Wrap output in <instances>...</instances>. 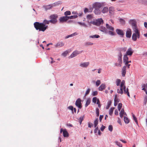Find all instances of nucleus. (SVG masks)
I'll use <instances>...</instances> for the list:
<instances>
[{"label": "nucleus", "instance_id": "6e6552de", "mask_svg": "<svg viewBox=\"0 0 147 147\" xmlns=\"http://www.w3.org/2000/svg\"><path fill=\"white\" fill-rule=\"evenodd\" d=\"M63 131V136L65 137H67L69 136V134L66 129L63 130L62 128L60 130V133Z\"/></svg>", "mask_w": 147, "mask_h": 147}, {"label": "nucleus", "instance_id": "393cba45", "mask_svg": "<svg viewBox=\"0 0 147 147\" xmlns=\"http://www.w3.org/2000/svg\"><path fill=\"white\" fill-rule=\"evenodd\" d=\"M99 30L103 32H107V29L104 26H101L100 27Z\"/></svg>", "mask_w": 147, "mask_h": 147}, {"label": "nucleus", "instance_id": "f257e3e1", "mask_svg": "<svg viewBox=\"0 0 147 147\" xmlns=\"http://www.w3.org/2000/svg\"><path fill=\"white\" fill-rule=\"evenodd\" d=\"M50 22V20H45L43 23H39L36 22L34 23V26L36 30H39V31L44 32L47 28L48 26L45 24H48Z\"/></svg>", "mask_w": 147, "mask_h": 147}, {"label": "nucleus", "instance_id": "b1692460", "mask_svg": "<svg viewBox=\"0 0 147 147\" xmlns=\"http://www.w3.org/2000/svg\"><path fill=\"white\" fill-rule=\"evenodd\" d=\"M114 101V106H116L117 105L118 103L119 102V100L117 97L116 95H115V96Z\"/></svg>", "mask_w": 147, "mask_h": 147}, {"label": "nucleus", "instance_id": "0eeeda50", "mask_svg": "<svg viewBox=\"0 0 147 147\" xmlns=\"http://www.w3.org/2000/svg\"><path fill=\"white\" fill-rule=\"evenodd\" d=\"M81 100L80 98H78L76 100L75 103L76 105L79 109L81 108L82 107Z\"/></svg>", "mask_w": 147, "mask_h": 147}, {"label": "nucleus", "instance_id": "2eb2a0df", "mask_svg": "<svg viewBox=\"0 0 147 147\" xmlns=\"http://www.w3.org/2000/svg\"><path fill=\"white\" fill-rule=\"evenodd\" d=\"M128 58L127 55H125L123 57V62L125 63V65H127L128 64Z\"/></svg>", "mask_w": 147, "mask_h": 147}, {"label": "nucleus", "instance_id": "a211bd4d", "mask_svg": "<svg viewBox=\"0 0 147 147\" xmlns=\"http://www.w3.org/2000/svg\"><path fill=\"white\" fill-rule=\"evenodd\" d=\"M96 21L97 25L98 26H99L103 23V21L101 18L98 19L96 20Z\"/></svg>", "mask_w": 147, "mask_h": 147}, {"label": "nucleus", "instance_id": "39448f33", "mask_svg": "<svg viewBox=\"0 0 147 147\" xmlns=\"http://www.w3.org/2000/svg\"><path fill=\"white\" fill-rule=\"evenodd\" d=\"M129 24L132 26V28L133 30H138V28L136 24V22L134 20H130L129 21Z\"/></svg>", "mask_w": 147, "mask_h": 147}, {"label": "nucleus", "instance_id": "4468645a", "mask_svg": "<svg viewBox=\"0 0 147 147\" xmlns=\"http://www.w3.org/2000/svg\"><path fill=\"white\" fill-rule=\"evenodd\" d=\"M89 62L82 63L80 64V66L84 67H87L89 65Z\"/></svg>", "mask_w": 147, "mask_h": 147}, {"label": "nucleus", "instance_id": "69168bd1", "mask_svg": "<svg viewBox=\"0 0 147 147\" xmlns=\"http://www.w3.org/2000/svg\"><path fill=\"white\" fill-rule=\"evenodd\" d=\"M121 63H115V66H121Z\"/></svg>", "mask_w": 147, "mask_h": 147}, {"label": "nucleus", "instance_id": "dca6fc26", "mask_svg": "<svg viewBox=\"0 0 147 147\" xmlns=\"http://www.w3.org/2000/svg\"><path fill=\"white\" fill-rule=\"evenodd\" d=\"M121 72L122 76L123 77L125 76L126 72V66H123Z\"/></svg>", "mask_w": 147, "mask_h": 147}, {"label": "nucleus", "instance_id": "7ed1b4c3", "mask_svg": "<svg viewBox=\"0 0 147 147\" xmlns=\"http://www.w3.org/2000/svg\"><path fill=\"white\" fill-rule=\"evenodd\" d=\"M135 33H133L132 37V39L134 41H136L137 40V38H140V33L138 30H133Z\"/></svg>", "mask_w": 147, "mask_h": 147}, {"label": "nucleus", "instance_id": "bf43d9fd", "mask_svg": "<svg viewBox=\"0 0 147 147\" xmlns=\"http://www.w3.org/2000/svg\"><path fill=\"white\" fill-rule=\"evenodd\" d=\"M73 108H74L72 106H69L68 107V108L69 109H70L72 111H73Z\"/></svg>", "mask_w": 147, "mask_h": 147}, {"label": "nucleus", "instance_id": "cd10ccee", "mask_svg": "<svg viewBox=\"0 0 147 147\" xmlns=\"http://www.w3.org/2000/svg\"><path fill=\"white\" fill-rule=\"evenodd\" d=\"M114 109H115L114 107H113V108L112 107V108H111L110 109L109 111V114L110 115H112L113 113V110Z\"/></svg>", "mask_w": 147, "mask_h": 147}, {"label": "nucleus", "instance_id": "4c0bfd02", "mask_svg": "<svg viewBox=\"0 0 147 147\" xmlns=\"http://www.w3.org/2000/svg\"><path fill=\"white\" fill-rule=\"evenodd\" d=\"M122 105L121 103H119L118 104V110L120 111L122 107Z\"/></svg>", "mask_w": 147, "mask_h": 147}, {"label": "nucleus", "instance_id": "603ef678", "mask_svg": "<svg viewBox=\"0 0 147 147\" xmlns=\"http://www.w3.org/2000/svg\"><path fill=\"white\" fill-rule=\"evenodd\" d=\"M98 94V92L97 91H95L93 92L92 93V95L93 96L96 95Z\"/></svg>", "mask_w": 147, "mask_h": 147}, {"label": "nucleus", "instance_id": "5701e85b", "mask_svg": "<svg viewBox=\"0 0 147 147\" xmlns=\"http://www.w3.org/2000/svg\"><path fill=\"white\" fill-rule=\"evenodd\" d=\"M106 88L105 85L104 84H102L98 88V90L100 91H102Z\"/></svg>", "mask_w": 147, "mask_h": 147}, {"label": "nucleus", "instance_id": "c756f323", "mask_svg": "<svg viewBox=\"0 0 147 147\" xmlns=\"http://www.w3.org/2000/svg\"><path fill=\"white\" fill-rule=\"evenodd\" d=\"M124 120L126 123H128L129 122V120L128 118L126 117H124Z\"/></svg>", "mask_w": 147, "mask_h": 147}, {"label": "nucleus", "instance_id": "8fccbe9b", "mask_svg": "<svg viewBox=\"0 0 147 147\" xmlns=\"http://www.w3.org/2000/svg\"><path fill=\"white\" fill-rule=\"evenodd\" d=\"M100 84V80H98L96 81V85L98 86Z\"/></svg>", "mask_w": 147, "mask_h": 147}, {"label": "nucleus", "instance_id": "e433bc0d", "mask_svg": "<svg viewBox=\"0 0 147 147\" xmlns=\"http://www.w3.org/2000/svg\"><path fill=\"white\" fill-rule=\"evenodd\" d=\"M84 118V115H83L82 116H81L80 117L79 119V122L80 123V124H81L82 123V121H83Z\"/></svg>", "mask_w": 147, "mask_h": 147}, {"label": "nucleus", "instance_id": "f704fd0d", "mask_svg": "<svg viewBox=\"0 0 147 147\" xmlns=\"http://www.w3.org/2000/svg\"><path fill=\"white\" fill-rule=\"evenodd\" d=\"M115 143L119 147H122V145L119 142L117 141H115Z\"/></svg>", "mask_w": 147, "mask_h": 147}, {"label": "nucleus", "instance_id": "4d7b16f0", "mask_svg": "<svg viewBox=\"0 0 147 147\" xmlns=\"http://www.w3.org/2000/svg\"><path fill=\"white\" fill-rule=\"evenodd\" d=\"M92 18V16L90 15H89L87 16V19H90Z\"/></svg>", "mask_w": 147, "mask_h": 147}, {"label": "nucleus", "instance_id": "0e129e2a", "mask_svg": "<svg viewBox=\"0 0 147 147\" xmlns=\"http://www.w3.org/2000/svg\"><path fill=\"white\" fill-rule=\"evenodd\" d=\"M98 130L99 129H98V127H96V128H95V129H94V133H96L97 132V131H98Z\"/></svg>", "mask_w": 147, "mask_h": 147}, {"label": "nucleus", "instance_id": "72a5a7b5", "mask_svg": "<svg viewBox=\"0 0 147 147\" xmlns=\"http://www.w3.org/2000/svg\"><path fill=\"white\" fill-rule=\"evenodd\" d=\"M69 19H72L77 18L78 16L77 15L71 16H68Z\"/></svg>", "mask_w": 147, "mask_h": 147}, {"label": "nucleus", "instance_id": "423d86ee", "mask_svg": "<svg viewBox=\"0 0 147 147\" xmlns=\"http://www.w3.org/2000/svg\"><path fill=\"white\" fill-rule=\"evenodd\" d=\"M82 51H79L77 50H76L73 52L71 54L70 56L69 57L70 58H73L76 56L78 55L81 53Z\"/></svg>", "mask_w": 147, "mask_h": 147}, {"label": "nucleus", "instance_id": "a18cd8bd", "mask_svg": "<svg viewBox=\"0 0 147 147\" xmlns=\"http://www.w3.org/2000/svg\"><path fill=\"white\" fill-rule=\"evenodd\" d=\"M108 129L109 130L111 131H112L113 129V126L111 125H110L109 126Z\"/></svg>", "mask_w": 147, "mask_h": 147}, {"label": "nucleus", "instance_id": "e2e57ef3", "mask_svg": "<svg viewBox=\"0 0 147 147\" xmlns=\"http://www.w3.org/2000/svg\"><path fill=\"white\" fill-rule=\"evenodd\" d=\"M118 62L119 63H122V58H118Z\"/></svg>", "mask_w": 147, "mask_h": 147}, {"label": "nucleus", "instance_id": "864d4df0", "mask_svg": "<svg viewBox=\"0 0 147 147\" xmlns=\"http://www.w3.org/2000/svg\"><path fill=\"white\" fill-rule=\"evenodd\" d=\"M90 23L91 24H93L97 25L96 20V21L91 22Z\"/></svg>", "mask_w": 147, "mask_h": 147}, {"label": "nucleus", "instance_id": "052dcab7", "mask_svg": "<svg viewBox=\"0 0 147 147\" xmlns=\"http://www.w3.org/2000/svg\"><path fill=\"white\" fill-rule=\"evenodd\" d=\"M105 126H104L103 125H102V127H101L100 128V130L101 131H103L104 130L105 128Z\"/></svg>", "mask_w": 147, "mask_h": 147}, {"label": "nucleus", "instance_id": "9d476101", "mask_svg": "<svg viewBox=\"0 0 147 147\" xmlns=\"http://www.w3.org/2000/svg\"><path fill=\"white\" fill-rule=\"evenodd\" d=\"M68 20H69L68 16H65L61 17L60 19L59 20L61 22H66Z\"/></svg>", "mask_w": 147, "mask_h": 147}, {"label": "nucleus", "instance_id": "f3484780", "mask_svg": "<svg viewBox=\"0 0 147 147\" xmlns=\"http://www.w3.org/2000/svg\"><path fill=\"white\" fill-rule=\"evenodd\" d=\"M101 6V4L99 3H96L94 5V7L96 9L100 8Z\"/></svg>", "mask_w": 147, "mask_h": 147}, {"label": "nucleus", "instance_id": "ddd939ff", "mask_svg": "<svg viewBox=\"0 0 147 147\" xmlns=\"http://www.w3.org/2000/svg\"><path fill=\"white\" fill-rule=\"evenodd\" d=\"M133 53V51L132 49L131 48H129L127 50V52L126 54V55H129L131 56Z\"/></svg>", "mask_w": 147, "mask_h": 147}, {"label": "nucleus", "instance_id": "37998d69", "mask_svg": "<svg viewBox=\"0 0 147 147\" xmlns=\"http://www.w3.org/2000/svg\"><path fill=\"white\" fill-rule=\"evenodd\" d=\"M120 22L122 24H125V21L122 19H120Z\"/></svg>", "mask_w": 147, "mask_h": 147}, {"label": "nucleus", "instance_id": "473e14b6", "mask_svg": "<svg viewBox=\"0 0 147 147\" xmlns=\"http://www.w3.org/2000/svg\"><path fill=\"white\" fill-rule=\"evenodd\" d=\"M111 100H109L108 102L107 105L106 107V108L107 109H108L109 108L111 105Z\"/></svg>", "mask_w": 147, "mask_h": 147}, {"label": "nucleus", "instance_id": "49530a36", "mask_svg": "<svg viewBox=\"0 0 147 147\" xmlns=\"http://www.w3.org/2000/svg\"><path fill=\"white\" fill-rule=\"evenodd\" d=\"M90 88H88L85 94V96H86V95L88 94H89L90 91Z\"/></svg>", "mask_w": 147, "mask_h": 147}, {"label": "nucleus", "instance_id": "774afa93", "mask_svg": "<svg viewBox=\"0 0 147 147\" xmlns=\"http://www.w3.org/2000/svg\"><path fill=\"white\" fill-rule=\"evenodd\" d=\"M115 114L116 115H118V114H118V111L117 110H115Z\"/></svg>", "mask_w": 147, "mask_h": 147}, {"label": "nucleus", "instance_id": "79ce46f5", "mask_svg": "<svg viewBox=\"0 0 147 147\" xmlns=\"http://www.w3.org/2000/svg\"><path fill=\"white\" fill-rule=\"evenodd\" d=\"M98 99L96 97H94L92 100V101L94 103H96V101H97Z\"/></svg>", "mask_w": 147, "mask_h": 147}, {"label": "nucleus", "instance_id": "3c124183", "mask_svg": "<svg viewBox=\"0 0 147 147\" xmlns=\"http://www.w3.org/2000/svg\"><path fill=\"white\" fill-rule=\"evenodd\" d=\"M109 34L111 35H115V33L112 31H109Z\"/></svg>", "mask_w": 147, "mask_h": 147}, {"label": "nucleus", "instance_id": "c03bdc74", "mask_svg": "<svg viewBox=\"0 0 147 147\" xmlns=\"http://www.w3.org/2000/svg\"><path fill=\"white\" fill-rule=\"evenodd\" d=\"M97 104L98 105V106L99 108H100L101 105L100 104V101L98 99L97 102Z\"/></svg>", "mask_w": 147, "mask_h": 147}, {"label": "nucleus", "instance_id": "13d9d810", "mask_svg": "<svg viewBox=\"0 0 147 147\" xmlns=\"http://www.w3.org/2000/svg\"><path fill=\"white\" fill-rule=\"evenodd\" d=\"M93 124L92 123H88V127H89L91 128V127L93 126Z\"/></svg>", "mask_w": 147, "mask_h": 147}, {"label": "nucleus", "instance_id": "680f3d73", "mask_svg": "<svg viewBox=\"0 0 147 147\" xmlns=\"http://www.w3.org/2000/svg\"><path fill=\"white\" fill-rule=\"evenodd\" d=\"M84 11L85 13H86L89 12L88 9L87 8H85L84 9Z\"/></svg>", "mask_w": 147, "mask_h": 147}, {"label": "nucleus", "instance_id": "c85d7f7f", "mask_svg": "<svg viewBox=\"0 0 147 147\" xmlns=\"http://www.w3.org/2000/svg\"><path fill=\"white\" fill-rule=\"evenodd\" d=\"M94 13L97 15H99L100 14V10L98 9H95V10L94 11Z\"/></svg>", "mask_w": 147, "mask_h": 147}, {"label": "nucleus", "instance_id": "6ab92c4d", "mask_svg": "<svg viewBox=\"0 0 147 147\" xmlns=\"http://www.w3.org/2000/svg\"><path fill=\"white\" fill-rule=\"evenodd\" d=\"M126 114L125 112L124 109H122L119 113V115L120 117L122 118L123 115H126Z\"/></svg>", "mask_w": 147, "mask_h": 147}, {"label": "nucleus", "instance_id": "de8ad7c7", "mask_svg": "<svg viewBox=\"0 0 147 147\" xmlns=\"http://www.w3.org/2000/svg\"><path fill=\"white\" fill-rule=\"evenodd\" d=\"M96 114L97 117H98L99 114V109L98 108H96Z\"/></svg>", "mask_w": 147, "mask_h": 147}, {"label": "nucleus", "instance_id": "aec40b11", "mask_svg": "<svg viewBox=\"0 0 147 147\" xmlns=\"http://www.w3.org/2000/svg\"><path fill=\"white\" fill-rule=\"evenodd\" d=\"M109 9L107 7H104L101 10V12L103 13H107Z\"/></svg>", "mask_w": 147, "mask_h": 147}, {"label": "nucleus", "instance_id": "412c9836", "mask_svg": "<svg viewBox=\"0 0 147 147\" xmlns=\"http://www.w3.org/2000/svg\"><path fill=\"white\" fill-rule=\"evenodd\" d=\"M53 4H50L44 6L43 7L45 9V10L50 9H51L53 7Z\"/></svg>", "mask_w": 147, "mask_h": 147}, {"label": "nucleus", "instance_id": "f8f14e48", "mask_svg": "<svg viewBox=\"0 0 147 147\" xmlns=\"http://www.w3.org/2000/svg\"><path fill=\"white\" fill-rule=\"evenodd\" d=\"M131 34V29L128 28L126 32V37L127 38H130Z\"/></svg>", "mask_w": 147, "mask_h": 147}, {"label": "nucleus", "instance_id": "bb28decb", "mask_svg": "<svg viewBox=\"0 0 147 147\" xmlns=\"http://www.w3.org/2000/svg\"><path fill=\"white\" fill-rule=\"evenodd\" d=\"M91 100L90 98H88L87 99L86 104L85 105V106L86 107L90 103Z\"/></svg>", "mask_w": 147, "mask_h": 147}, {"label": "nucleus", "instance_id": "4be33fe9", "mask_svg": "<svg viewBox=\"0 0 147 147\" xmlns=\"http://www.w3.org/2000/svg\"><path fill=\"white\" fill-rule=\"evenodd\" d=\"M106 27L109 30L113 31L114 30V28L113 27L107 24H106Z\"/></svg>", "mask_w": 147, "mask_h": 147}, {"label": "nucleus", "instance_id": "ea45409f", "mask_svg": "<svg viewBox=\"0 0 147 147\" xmlns=\"http://www.w3.org/2000/svg\"><path fill=\"white\" fill-rule=\"evenodd\" d=\"M78 23L79 24H80V25H82V26H83L84 27H87V26L84 23H82V22H78Z\"/></svg>", "mask_w": 147, "mask_h": 147}, {"label": "nucleus", "instance_id": "a19ab883", "mask_svg": "<svg viewBox=\"0 0 147 147\" xmlns=\"http://www.w3.org/2000/svg\"><path fill=\"white\" fill-rule=\"evenodd\" d=\"M64 14L65 16H67L68 15H70L71 14V12L69 11H67L65 12L64 13Z\"/></svg>", "mask_w": 147, "mask_h": 147}, {"label": "nucleus", "instance_id": "f03ea898", "mask_svg": "<svg viewBox=\"0 0 147 147\" xmlns=\"http://www.w3.org/2000/svg\"><path fill=\"white\" fill-rule=\"evenodd\" d=\"M125 84V81L124 80H123L121 82L119 88H118L117 89V92L119 94H122L123 93V90L124 93L125 94H127L128 96L129 97L130 94L129 92L128 89L127 88L126 89V87Z\"/></svg>", "mask_w": 147, "mask_h": 147}, {"label": "nucleus", "instance_id": "09e8293b", "mask_svg": "<svg viewBox=\"0 0 147 147\" xmlns=\"http://www.w3.org/2000/svg\"><path fill=\"white\" fill-rule=\"evenodd\" d=\"M68 51H66L64 52H63L62 53V55L64 57H65L68 54Z\"/></svg>", "mask_w": 147, "mask_h": 147}, {"label": "nucleus", "instance_id": "6e6d98bb", "mask_svg": "<svg viewBox=\"0 0 147 147\" xmlns=\"http://www.w3.org/2000/svg\"><path fill=\"white\" fill-rule=\"evenodd\" d=\"M147 102V96H146L144 99V102L145 104H146Z\"/></svg>", "mask_w": 147, "mask_h": 147}, {"label": "nucleus", "instance_id": "1a4fd4ad", "mask_svg": "<svg viewBox=\"0 0 147 147\" xmlns=\"http://www.w3.org/2000/svg\"><path fill=\"white\" fill-rule=\"evenodd\" d=\"M116 31L117 34L122 37L124 35V33L122 30L117 29L116 30Z\"/></svg>", "mask_w": 147, "mask_h": 147}, {"label": "nucleus", "instance_id": "c9c22d12", "mask_svg": "<svg viewBox=\"0 0 147 147\" xmlns=\"http://www.w3.org/2000/svg\"><path fill=\"white\" fill-rule=\"evenodd\" d=\"M121 80L120 79H117L116 81V85L117 86H119L120 84L121 83Z\"/></svg>", "mask_w": 147, "mask_h": 147}, {"label": "nucleus", "instance_id": "20e7f679", "mask_svg": "<svg viewBox=\"0 0 147 147\" xmlns=\"http://www.w3.org/2000/svg\"><path fill=\"white\" fill-rule=\"evenodd\" d=\"M58 17L56 15L53 14L50 16L49 18L51 20H50V22L55 24L57 22V18Z\"/></svg>", "mask_w": 147, "mask_h": 147}, {"label": "nucleus", "instance_id": "5fc2aeb1", "mask_svg": "<svg viewBox=\"0 0 147 147\" xmlns=\"http://www.w3.org/2000/svg\"><path fill=\"white\" fill-rule=\"evenodd\" d=\"M93 44V43L90 42H88L86 43V45H91Z\"/></svg>", "mask_w": 147, "mask_h": 147}, {"label": "nucleus", "instance_id": "2f4dec72", "mask_svg": "<svg viewBox=\"0 0 147 147\" xmlns=\"http://www.w3.org/2000/svg\"><path fill=\"white\" fill-rule=\"evenodd\" d=\"M100 37L99 35H94L93 36H90V37L92 38H98Z\"/></svg>", "mask_w": 147, "mask_h": 147}, {"label": "nucleus", "instance_id": "58836bf2", "mask_svg": "<svg viewBox=\"0 0 147 147\" xmlns=\"http://www.w3.org/2000/svg\"><path fill=\"white\" fill-rule=\"evenodd\" d=\"M132 117L133 118L134 120L135 121L136 123L138 124V121L136 117H135V115L133 114H132Z\"/></svg>", "mask_w": 147, "mask_h": 147}, {"label": "nucleus", "instance_id": "338daca9", "mask_svg": "<svg viewBox=\"0 0 147 147\" xmlns=\"http://www.w3.org/2000/svg\"><path fill=\"white\" fill-rule=\"evenodd\" d=\"M142 87H143V88L142 89V90H144V91H146V90L145 88V87H146V85H145V84H144L143 85V86H142Z\"/></svg>", "mask_w": 147, "mask_h": 147}, {"label": "nucleus", "instance_id": "7c9ffc66", "mask_svg": "<svg viewBox=\"0 0 147 147\" xmlns=\"http://www.w3.org/2000/svg\"><path fill=\"white\" fill-rule=\"evenodd\" d=\"M98 118H96L95 121H94V127H96L97 125L98 124Z\"/></svg>", "mask_w": 147, "mask_h": 147}, {"label": "nucleus", "instance_id": "9b49d317", "mask_svg": "<svg viewBox=\"0 0 147 147\" xmlns=\"http://www.w3.org/2000/svg\"><path fill=\"white\" fill-rule=\"evenodd\" d=\"M64 43L62 42H59L55 45V46L56 47H60L64 46Z\"/></svg>", "mask_w": 147, "mask_h": 147}, {"label": "nucleus", "instance_id": "a878e982", "mask_svg": "<svg viewBox=\"0 0 147 147\" xmlns=\"http://www.w3.org/2000/svg\"><path fill=\"white\" fill-rule=\"evenodd\" d=\"M109 13L111 14H113L114 13V10L113 7H111L109 8Z\"/></svg>", "mask_w": 147, "mask_h": 147}]
</instances>
